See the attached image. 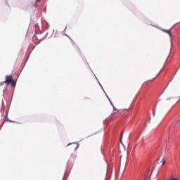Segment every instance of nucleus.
I'll list each match as a JSON object with an SVG mask.
<instances>
[{"instance_id": "11", "label": "nucleus", "mask_w": 180, "mask_h": 180, "mask_svg": "<svg viewBox=\"0 0 180 180\" xmlns=\"http://www.w3.org/2000/svg\"><path fill=\"white\" fill-rule=\"evenodd\" d=\"M107 180H109V179H107Z\"/></svg>"}, {"instance_id": "9", "label": "nucleus", "mask_w": 180, "mask_h": 180, "mask_svg": "<svg viewBox=\"0 0 180 180\" xmlns=\"http://www.w3.org/2000/svg\"><path fill=\"white\" fill-rule=\"evenodd\" d=\"M155 115V113L153 112V116Z\"/></svg>"}, {"instance_id": "6", "label": "nucleus", "mask_w": 180, "mask_h": 180, "mask_svg": "<svg viewBox=\"0 0 180 180\" xmlns=\"http://www.w3.org/2000/svg\"><path fill=\"white\" fill-rule=\"evenodd\" d=\"M162 166L164 167V165H165V162H166L165 159H162Z\"/></svg>"}, {"instance_id": "5", "label": "nucleus", "mask_w": 180, "mask_h": 180, "mask_svg": "<svg viewBox=\"0 0 180 180\" xmlns=\"http://www.w3.org/2000/svg\"><path fill=\"white\" fill-rule=\"evenodd\" d=\"M114 110H115V112H114V114H113L112 116H115V115H116V113L119 112V110H116L115 108H114Z\"/></svg>"}, {"instance_id": "7", "label": "nucleus", "mask_w": 180, "mask_h": 180, "mask_svg": "<svg viewBox=\"0 0 180 180\" xmlns=\"http://www.w3.org/2000/svg\"><path fill=\"white\" fill-rule=\"evenodd\" d=\"M122 137H123V134H121V139H122Z\"/></svg>"}, {"instance_id": "1", "label": "nucleus", "mask_w": 180, "mask_h": 180, "mask_svg": "<svg viewBox=\"0 0 180 180\" xmlns=\"http://www.w3.org/2000/svg\"><path fill=\"white\" fill-rule=\"evenodd\" d=\"M4 84H6V85H9V84H11L12 86H15L16 85L15 80H13V78L11 75L6 76V80L4 81Z\"/></svg>"}, {"instance_id": "2", "label": "nucleus", "mask_w": 180, "mask_h": 180, "mask_svg": "<svg viewBox=\"0 0 180 180\" xmlns=\"http://www.w3.org/2000/svg\"><path fill=\"white\" fill-rule=\"evenodd\" d=\"M180 126V121H175L172 124L171 128L174 129V130H176L178 127Z\"/></svg>"}, {"instance_id": "3", "label": "nucleus", "mask_w": 180, "mask_h": 180, "mask_svg": "<svg viewBox=\"0 0 180 180\" xmlns=\"http://www.w3.org/2000/svg\"><path fill=\"white\" fill-rule=\"evenodd\" d=\"M166 99L167 101V103H172V105H174V103H176V102L175 101V98L173 97L167 96Z\"/></svg>"}, {"instance_id": "8", "label": "nucleus", "mask_w": 180, "mask_h": 180, "mask_svg": "<svg viewBox=\"0 0 180 180\" xmlns=\"http://www.w3.org/2000/svg\"><path fill=\"white\" fill-rule=\"evenodd\" d=\"M37 2H40V0H37Z\"/></svg>"}, {"instance_id": "4", "label": "nucleus", "mask_w": 180, "mask_h": 180, "mask_svg": "<svg viewBox=\"0 0 180 180\" xmlns=\"http://www.w3.org/2000/svg\"><path fill=\"white\" fill-rule=\"evenodd\" d=\"M162 32H164L165 33H167L171 37V31L168 30L161 29Z\"/></svg>"}, {"instance_id": "10", "label": "nucleus", "mask_w": 180, "mask_h": 180, "mask_svg": "<svg viewBox=\"0 0 180 180\" xmlns=\"http://www.w3.org/2000/svg\"><path fill=\"white\" fill-rule=\"evenodd\" d=\"M70 40H72L71 38H70Z\"/></svg>"}]
</instances>
